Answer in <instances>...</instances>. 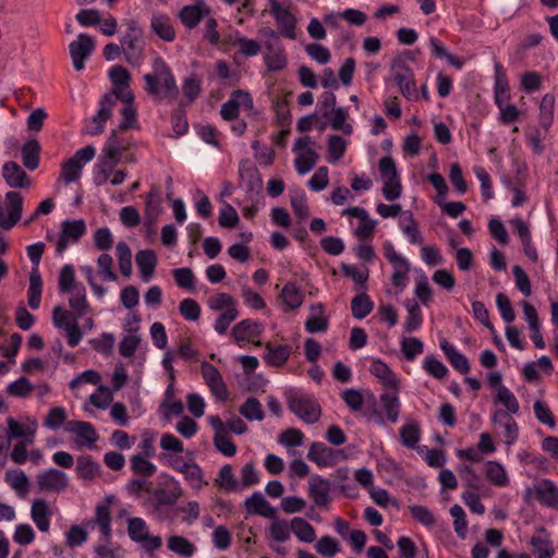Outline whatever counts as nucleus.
Listing matches in <instances>:
<instances>
[{"label":"nucleus","mask_w":558,"mask_h":558,"mask_svg":"<svg viewBox=\"0 0 558 558\" xmlns=\"http://www.w3.org/2000/svg\"><path fill=\"white\" fill-rule=\"evenodd\" d=\"M264 325L254 319H243L232 329V337L240 348L252 343L260 345L259 338L264 332Z\"/></svg>","instance_id":"nucleus-20"},{"label":"nucleus","mask_w":558,"mask_h":558,"mask_svg":"<svg viewBox=\"0 0 558 558\" xmlns=\"http://www.w3.org/2000/svg\"><path fill=\"white\" fill-rule=\"evenodd\" d=\"M428 45L432 50V53L436 58L445 59L447 63L454 68L456 70H461L463 68L464 60L462 58L451 54L437 37L429 36Z\"/></svg>","instance_id":"nucleus-53"},{"label":"nucleus","mask_w":558,"mask_h":558,"mask_svg":"<svg viewBox=\"0 0 558 558\" xmlns=\"http://www.w3.org/2000/svg\"><path fill=\"white\" fill-rule=\"evenodd\" d=\"M493 402L495 405L501 407L499 410H502L508 415H514L520 410L517 397L508 387L499 388V390L494 393Z\"/></svg>","instance_id":"nucleus-47"},{"label":"nucleus","mask_w":558,"mask_h":558,"mask_svg":"<svg viewBox=\"0 0 558 558\" xmlns=\"http://www.w3.org/2000/svg\"><path fill=\"white\" fill-rule=\"evenodd\" d=\"M141 34L142 32L137 24L131 22L128 32L121 38V49L126 61L133 66L141 65L143 60Z\"/></svg>","instance_id":"nucleus-18"},{"label":"nucleus","mask_w":558,"mask_h":558,"mask_svg":"<svg viewBox=\"0 0 558 558\" xmlns=\"http://www.w3.org/2000/svg\"><path fill=\"white\" fill-rule=\"evenodd\" d=\"M440 349L456 371L461 374H468L470 372V364L466 356L462 354L457 347L451 344L448 340L442 339L440 341Z\"/></svg>","instance_id":"nucleus-44"},{"label":"nucleus","mask_w":558,"mask_h":558,"mask_svg":"<svg viewBox=\"0 0 558 558\" xmlns=\"http://www.w3.org/2000/svg\"><path fill=\"white\" fill-rule=\"evenodd\" d=\"M135 262L140 270V277L144 282H149L154 277L157 256L151 250L138 251L135 255Z\"/></svg>","instance_id":"nucleus-40"},{"label":"nucleus","mask_w":558,"mask_h":558,"mask_svg":"<svg viewBox=\"0 0 558 558\" xmlns=\"http://www.w3.org/2000/svg\"><path fill=\"white\" fill-rule=\"evenodd\" d=\"M86 231L84 220H65L56 242V253L61 255L70 245L76 243Z\"/></svg>","instance_id":"nucleus-23"},{"label":"nucleus","mask_w":558,"mask_h":558,"mask_svg":"<svg viewBox=\"0 0 558 558\" xmlns=\"http://www.w3.org/2000/svg\"><path fill=\"white\" fill-rule=\"evenodd\" d=\"M52 517L53 509L47 500L36 498L32 501L31 519L41 533H48L50 531Z\"/></svg>","instance_id":"nucleus-27"},{"label":"nucleus","mask_w":558,"mask_h":558,"mask_svg":"<svg viewBox=\"0 0 558 558\" xmlns=\"http://www.w3.org/2000/svg\"><path fill=\"white\" fill-rule=\"evenodd\" d=\"M378 168L383 181V196L388 202L397 201L402 194V185L395 160L390 156H385L380 158Z\"/></svg>","instance_id":"nucleus-4"},{"label":"nucleus","mask_w":558,"mask_h":558,"mask_svg":"<svg viewBox=\"0 0 558 558\" xmlns=\"http://www.w3.org/2000/svg\"><path fill=\"white\" fill-rule=\"evenodd\" d=\"M348 142L339 135H331L327 141V160L336 165L343 157L347 150Z\"/></svg>","instance_id":"nucleus-62"},{"label":"nucleus","mask_w":558,"mask_h":558,"mask_svg":"<svg viewBox=\"0 0 558 558\" xmlns=\"http://www.w3.org/2000/svg\"><path fill=\"white\" fill-rule=\"evenodd\" d=\"M391 266L393 268L391 283L396 288L397 292L400 293L409 283L410 262L407 259Z\"/></svg>","instance_id":"nucleus-63"},{"label":"nucleus","mask_w":558,"mask_h":558,"mask_svg":"<svg viewBox=\"0 0 558 558\" xmlns=\"http://www.w3.org/2000/svg\"><path fill=\"white\" fill-rule=\"evenodd\" d=\"M27 256L32 262V270L29 272V287L27 291V302L32 310H38L43 293V279L38 269L45 244L37 242L27 246Z\"/></svg>","instance_id":"nucleus-2"},{"label":"nucleus","mask_w":558,"mask_h":558,"mask_svg":"<svg viewBox=\"0 0 558 558\" xmlns=\"http://www.w3.org/2000/svg\"><path fill=\"white\" fill-rule=\"evenodd\" d=\"M221 117L225 120H233L239 113L251 116L254 113V102L252 96L245 90H235L230 99L221 108Z\"/></svg>","instance_id":"nucleus-19"},{"label":"nucleus","mask_w":558,"mask_h":558,"mask_svg":"<svg viewBox=\"0 0 558 558\" xmlns=\"http://www.w3.org/2000/svg\"><path fill=\"white\" fill-rule=\"evenodd\" d=\"M316 146V142L310 136L295 140L292 151L295 155L294 168L300 175L307 174L317 163L319 156Z\"/></svg>","instance_id":"nucleus-7"},{"label":"nucleus","mask_w":558,"mask_h":558,"mask_svg":"<svg viewBox=\"0 0 558 558\" xmlns=\"http://www.w3.org/2000/svg\"><path fill=\"white\" fill-rule=\"evenodd\" d=\"M399 392L400 389H387L380 395L379 402L385 412L386 418L377 411L368 413L367 418L378 426H385L386 420L392 424L397 423L401 412Z\"/></svg>","instance_id":"nucleus-10"},{"label":"nucleus","mask_w":558,"mask_h":558,"mask_svg":"<svg viewBox=\"0 0 558 558\" xmlns=\"http://www.w3.org/2000/svg\"><path fill=\"white\" fill-rule=\"evenodd\" d=\"M331 484L320 475H314L308 481V495L313 502L319 507H327L330 502Z\"/></svg>","instance_id":"nucleus-31"},{"label":"nucleus","mask_w":558,"mask_h":558,"mask_svg":"<svg viewBox=\"0 0 558 558\" xmlns=\"http://www.w3.org/2000/svg\"><path fill=\"white\" fill-rule=\"evenodd\" d=\"M485 477L496 487H507L510 484V476L507 469L497 460H488L485 463Z\"/></svg>","instance_id":"nucleus-39"},{"label":"nucleus","mask_w":558,"mask_h":558,"mask_svg":"<svg viewBox=\"0 0 558 558\" xmlns=\"http://www.w3.org/2000/svg\"><path fill=\"white\" fill-rule=\"evenodd\" d=\"M401 444L409 449H416L421 440V428L416 421L408 420L399 429Z\"/></svg>","instance_id":"nucleus-46"},{"label":"nucleus","mask_w":558,"mask_h":558,"mask_svg":"<svg viewBox=\"0 0 558 558\" xmlns=\"http://www.w3.org/2000/svg\"><path fill=\"white\" fill-rule=\"evenodd\" d=\"M342 399L347 405L354 412L361 411L366 400L375 401L374 395L368 391H360L356 389H345L342 392Z\"/></svg>","instance_id":"nucleus-58"},{"label":"nucleus","mask_w":558,"mask_h":558,"mask_svg":"<svg viewBox=\"0 0 558 558\" xmlns=\"http://www.w3.org/2000/svg\"><path fill=\"white\" fill-rule=\"evenodd\" d=\"M167 546L169 550L183 558L192 557L197 550L196 546L187 538L178 535L170 536Z\"/></svg>","instance_id":"nucleus-59"},{"label":"nucleus","mask_w":558,"mask_h":558,"mask_svg":"<svg viewBox=\"0 0 558 558\" xmlns=\"http://www.w3.org/2000/svg\"><path fill=\"white\" fill-rule=\"evenodd\" d=\"M424 372L436 379H444L448 374L447 366L434 354H428L422 361Z\"/></svg>","instance_id":"nucleus-64"},{"label":"nucleus","mask_w":558,"mask_h":558,"mask_svg":"<svg viewBox=\"0 0 558 558\" xmlns=\"http://www.w3.org/2000/svg\"><path fill=\"white\" fill-rule=\"evenodd\" d=\"M2 172L7 184L11 187L23 189L31 185V181L25 171L16 162H5Z\"/></svg>","instance_id":"nucleus-41"},{"label":"nucleus","mask_w":558,"mask_h":558,"mask_svg":"<svg viewBox=\"0 0 558 558\" xmlns=\"http://www.w3.org/2000/svg\"><path fill=\"white\" fill-rule=\"evenodd\" d=\"M271 520L266 535L267 538L275 543H286L291 538L292 526L291 521H287L277 517V513Z\"/></svg>","instance_id":"nucleus-42"},{"label":"nucleus","mask_w":558,"mask_h":558,"mask_svg":"<svg viewBox=\"0 0 558 558\" xmlns=\"http://www.w3.org/2000/svg\"><path fill=\"white\" fill-rule=\"evenodd\" d=\"M116 104L113 102L112 95H104L100 102L99 109L95 116H93L85 125V132L89 135H98L104 132L106 122L112 117V110Z\"/></svg>","instance_id":"nucleus-25"},{"label":"nucleus","mask_w":558,"mask_h":558,"mask_svg":"<svg viewBox=\"0 0 558 558\" xmlns=\"http://www.w3.org/2000/svg\"><path fill=\"white\" fill-rule=\"evenodd\" d=\"M36 485L39 493L60 494L69 487L70 478L65 472L48 468L36 474Z\"/></svg>","instance_id":"nucleus-14"},{"label":"nucleus","mask_w":558,"mask_h":558,"mask_svg":"<svg viewBox=\"0 0 558 558\" xmlns=\"http://www.w3.org/2000/svg\"><path fill=\"white\" fill-rule=\"evenodd\" d=\"M4 480L19 496L25 497L27 495L29 478L24 471L20 469L8 470Z\"/></svg>","instance_id":"nucleus-55"},{"label":"nucleus","mask_w":558,"mask_h":558,"mask_svg":"<svg viewBox=\"0 0 558 558\" xmlns=\"http://www.w3.org/2000/svg\"><path fill=\"white\" fill-rule=\"evenodd\" d=\"M265 362L271 366H282L289 360L292 347L289 344L272 345L270 343L265 344Z\"/></svg>","instance_id":"nucleus-45"},{"label":"nucleus","mask_w":558,"mask_h":558,"mask_svg":"<svg viewBox=\"0 0 558 558\" xmlns=\"http://www.w3.org/2000/svg\"><path fill=\"white\" fill-rule=\"evenodd\" d=\"M534 493L537 500L549 508L558 507V486L548 478H542L534 484Z\"/></svg>","instance_id":"nucleus-33"},{"label":"nucleus","mask_w":558,"mask_h":558,"mask_svg":"<svg viewBox=\"0 0 558 558\" xmlns=\"http://www.w3.org/2000/svg\"><path fill=\"white\" fill-rule=\"evenodd\" d=\"M94 523L99 527L102 539L110 541L112 535L111 511L107 502L96 506Z\"/></svg>","instance_id":"nucleus-51"},{"label":"nucleus","mask_w":558,"mask_h":558,"mask_svg":"<svg viewBox=\"0 0 558 558\" xmlns=\"http://www.w3.org/2000/svg\"><path fill=\"white\" fill-rule=\"evenodd\" d=\"M404 307L408 312V316L404 320V330L409 333L421 329L423 324V313L420 305L414 301H405Z\"/></svg>","instance_id":"nucleus-57"},{"label":"nucleus","mask_w":558,"mask_h":558,"mask_svg":"<svg viewBox=\"0 0 558 558\" xmlns=\"http://www.w3.org/2000/svg\"><path fill=\"white\" fill-rule=\"evenodd\" d=\"M267 40L264 43L263 60L268 71L280 72L288 65V57L279 40L278 33L272 29L267 32Z\"/></svg>","instance_id":"nucleus-11"},{"label":"nucleus","mask_w":558,"mask_h":558,"mask_svg":"<svg viewBox=\"0 0 558 558\" xmlns=\"http://www.w3.org/2000/svg\"><path fill=\"white\" fill-rule=\"evenodd\" d=\"M109 78L113 85L111 93L107 95L113 96V102L117 100L130 101L134 100V95L130 88V73L121 65H114L108 71Z\"/></svg>","instance_id":"nucleus-21"},{"label":"nucleus","mask_w":558,"mask_h":558,"mask_svg":"<svg viewBox=\"0 0 558 558\" xmlns=\"http://www.w3.org/2000/svg\"><path fill=\"white\" fill-rule=\"evenodd\" d=\"M521 174V178L518 179L517 182L511 181L510 179H502L504 186L512 193L511 206L517 208L522 206L527 202V195L525 192V181H526V168L523 167V170L518 171Z\"/></svg>","instance_id":"nucleus-37"},{"label":"nucleus","mask_w":558,"mask_h":558,"mask_svg":"<svg viewBox=\"0 0 558 558\" xmlns=\"http://www.w3.org/2000/svg\"><path fill=\"white\" fill-rule=\"evenodd\" d=\"M95 44L94 37L82 33L69 45L72 63L76 71L84 69L86 59L95 49Z\"/></svg>","instance_id":"nucleus-24"},{"label":"nucleus","mask_w":558,"mask_h":558,"mask_svg":"<svg viewBox=\"0 0 558 558\" xmlns=\"http://www.w3.org/2000/svg\"><path fill=\"white\" fill-rule=\"evenodd\" d=\"M201 373L211 393L220 400H226L229 393L218 368L204 361L201 363Z\"/></svg>","instance_id":"nucleus-26"},{"label":"nucleus","mask_w":558,"mask_h":558,"mask_svg":"<svg viewBox=\"0 0 558 558\" xmlns=\"http://www.w3.org/2000/svg\"><path fill=\"white\" fill-rule=\"evenodd\" d=\"M169 465L183 475L189 486L196 493L208 484L203 469L192 460H184L181 456L171 457Z\"/></svg>","instance_id":"nucleus-12"},{"label":"nucleus","mask_w":558,"mask_h":558,"mask_svg":"<svg viewBox=\"0 0 558 558\" xmlns=\"http://www.w3.org/2000/svg\"><path fill=\"white\" fill-rule=\"evenodd\" d=\"M303 292L293 281H288L278 295V302L284 313L298 310L303 304Z\"/></svg>","instance_id":"nucleus-29"},{"label":"nucleus","mask_w":558,"mask_h":558,"mask_svg":"<svg viewBox=\"0 0 558 558\" xmlns=\"http://www.w3.org/2000/svg\"><path fill=\"white\" fill-rule=\"evenodd\" d=\"M151 28L159 38L166 41H172L175 38V32L171 24V20L165 14L153 15Z\"/></svg>","instance_id":"nucleus-56"},{"label":"nucleus","mask_w":558,"mask_h":558,"mask_svg":"<svg viewBox=\"0 0 558 558\" xmlns=\"http://www.w3.org/2000/svg\"><path fill=\"white\" fill-rule=\"evenodd\" d=\"M116 162L96 161L92 170V180L96 186L110 184L121 185L126 179V172L117 168Z\"/></svg>","instance_id":"nucleus-16"},{"label":"nucleus","mask_w":558,"mask_h":558,"mask_svg":"<svg viewBox=\"0 0 558 558\" xmlns=\"http://www.w3.org/2000/svg\"><path fill=\"white\" fill-rule=\"evenodd\" d=\"M231 41L238 47L239 53L246 58L255 57L260 51V45L257 40L245 37L239 32L234 34Z\"/></svg>","instance_id":"nucleus-61"},{"label":"nucleus","mask_w":558,"mask_h":558,"mask_svg":"<svg viewBox=\"0 0 558 558\" xmlns=\"http://www.w3.org/2000/svg\"><path fill=\"white\" fill-rule=\"evenodd\" d=\"M122 156V144L118 138L116 131H112L106 141L97 161H110L119 163Z\"/></svg>","instance_id":"nucleus-50"},{"label":"nucleus","mask_w":558,"mask_h":558,"mask_svg":"<svg viewBox=\"0 0 558 558\" xmlns=\"http://www.w3.org/2000/svg\"><path fill=\"white\" fill-rule=\"evenodd\" d=\"M101 473V466L90 456L78 457L76 461V475L84 483L94 482Z\"/></svg>","instance_id":"nucleus-43"},{"label":"nucleus","mask_w":558,"mask_h":558,"mask_svg":"<svg viewBox=\"0 0 558 558\" xmlns=\"http://www.w3.org/2000/svg\"><path fill=\"white\" fill-rule=\"evenodd\" d=\"M391 78L405 99L416 101L420 98L414 71L404 60H393L391 63Z\"/></svg>","instance_id":"nucleus-3"},{"label":"nucleus","mask_w":558,"mask_h":558,"mask_svg":"<svg viewBox=\"0 0 558 558\" xmlns=\"http://www.w3.org/2000/svg\"><path fill=\"white\" fill-rule=\"evenodd\" d=\"M163 487L156 489L154 496L158 504L173 506L181 497L183 489L180 482L172 475L165 474Z\"/></svg>","instance_id":"nucleus-28"},{"label":"nucleus","mask_w":558,"mask_h":558,"mask_svg":"<svg viewBox=\"0 0 558 558\" xmlns=\"http://www.w3.org/2000/svg\"><path fill=\"white\" fill-rule=\"evenodd\" d=\"M96 156V148L87 145L76 150V153L62 162L59 180L65 184H71L77 181L83 172V168L92 161Z\"/></svg>","instance_id":"nucleus-5"},{"label":"nucleus","mask_w":558,"mask_h":558,"mask_svg":"<svg viewBox=\"0 0 558 558\" xmlns=\"http://www.w3.org/2000/svg\"><path fill=\"white\" fill-rule=\"evenodd\" d=\"M269 10L276 21L278 36L281 35L294 40L296 38V17L292 12L291 3L289 1L269 0Z\"/></svg>","instance_id":"nucleus-8"},{"label":"nucleus","mask_w":558,"mask_h":558,"mask_svg":"<svg viewBox=\"0 0 558 558\" xmlns=\"http://www.w3.org/2000/svg\"><path fill=\"white\" fill-rule=\"evenodd\" d=\"M8 428L12 438H29V442H32V438L37 428V422L32 418H25L23 421L9 418Z\"/></svg>","instance_id":"nucleus-48"},{"label":"nucleus","mask_w":558,"mask_h":558,"mask_svg":"<svg viewBox=\"0 0 558 558\" xmlns=\"http://www.w3.org/2000/svg\"><path fill=\"white\" fill-rule=\"evenodd\" d=\"M307 458L319 468H330L339 462L345 461L348 454L343 449H332L327 447L324 442L316 441L310 446Z\"/></svg>","instance_id":"nucleus-17"},{"label":"nucleus","mask_w":558,"mask_h":558,"mask_svg":"<svg viewBox=\"0 0 558 558\" xmlns=\"http://www.w3.org/2000/svg\"><path fill=\"white\" fill-rule=\"evenodd\" d=\"M490 422L495 427L500 428L499 436L505 446L510 448L518 441L520 429L512 415H508L502 410H495Z\"/></svg>","instance_id":"nucleus-22"},{"label":"nucleus","mask_w":558,"mask_h":558,"mask_svg":"<svg viewBox=\"0 0 558 558\" xmlns=\"http://www.w3.org/2000/svg\"><path fill=\"white\" fill-rule=\"evenodd\" d=\"M113 401V391L110 387L100 384L96 390L89 396L88 400L83 404V410L92 413L90 407L99 410L108 409Z\"/></svg>","instance_id":"nucleus-36"},{"label":"nucleus","mask_w":558,"mask_h":558,"mask_svg":"<svg viewBox=\"0 0 558 558\" xmlns=\"http://www.w3.org/2000/svg\"><path fill=\"white\" fill-rule=\"evenodd\" d=\"M247 513L258 514L264 518H274L277 510L272 507L260 492H255L244 500Z\"/></svg>","instance_id":"nucleus-35"},{"label":"nucleus","mask_w":558,"mask_h":558,"mask_svg":"<svg viewBox=\"0 0 558 558\" xmlns=\"http://www.w3.org/2000/svg\"><path fill=\"white\" fill-rule=\"evenodd\" d=\"M63 294L68 295L69 305L76 315L82 316L88 312L89 306L86 299V289L83 283Z\"/></svg>","instance_id":"nucleus-54"},{"label":"nucleus","mask_w":558,"mask_h":558,"mask_svg":"<svg viewBox=\"0 0 558 558\" xmlns=\"http://www.w3.org/2000/svg\"><path fill=\"white\" fill-rule=\"evenodd\" d=\"M292 533L303 543H312L316 538V532L312 524L300 517L291 520Z\"/></svg>","instance_id":"nucleus-60"},{"label":"nucleus","mask_w":558,"mask_h":558,"mask_svg":"<svg viewBox=\"0 0 558 558\" xmlns=\"http://www.w3.org/2000/svg\"><path fill=\"white\" fill-rule=\"evenodd\" d=\"M304 325L305 330L310 333L325 332L328 329L329 318L322 303L310 306V315Z\"/></svg>","instance_id":"nucleus-34"},{"label":"nucleus","mask_w":558,"mask_h":558,"mask_svg":"<svg viewBox=\"0 0 558 558\" xmlns=\"http://www.w3.org/2000/svg\"><path fill=\"white\" fill-rule=\"evenodd\" d=\"M341 214L350 218L352 233L360 241H367L373 238L377 221L371 218L366 209L359 206L348 207Z\"/></svg>","instance_id":"nucleus-9"},{"label":"nucleus","mask_w":558,"mask_h":558,"mask_svg":"<svg viewBox=\"0 0 558 558\" xmlns=\"http://www.w3.org/2000/svg\"><path fill=\"white\" fill-rule=\"evenodd\" d=\"M146 90L156 98L174 97L178 93L175 78L166 62L156 58L153 62V73L144 75Z\"/></svg>","instance_id":"nucleus-1"},{"label":"nucleus","mask_w":558,"mask_h":558,"mask_svg":"<svg viewBox=\"0 0 558 558\" xmlns=\"http://www.w3.org/2000/svg\"><path fill=\"white\" fill-rule=\"evenodd\" d=\"M398 228L412 245H421L424 242L418 223L411 210H404L398 218Z\"/></svg>","instance_id":"nucleus-30"},{"label":"nucleus","mask_w":558,"mask_h":558,"mask_svg":"<svg viewBox=\"0 0 558 558\" xmlns=\"http://www.w3.org/2000/svg\"><path fill=\"white\" fill-rule=\"evenodd\" d=\"M416 278L414 282V295L424 306H428L433 299V289L429 284L428 277L421 268L415 270Z\"/></svg>","instance_id":"nucleus-49"},{"label":"nucleus","mask_w":558,"mask_h":558,"mask_svg":"<svg viewBox=\"0 0 558 558\" xmlns=\"http://www.w3.org/2000/svg\"><path fill=\"white\" fill-rule=\"evenodd\" d=\"M369 373L376 377L384 388L400 389V379L387 363L380 359H373L369 365Z\"/></svg>","instance_id":"nucleus-32"},{"label":"nucleus","mask_w":558,"mask_h":558,"mask_svg":"<svg viewBox=\"0 0 558 558\" xmlns=\"http://www.w3.org/2000/svg\"><path fill=\"white\" fill-rule=\"evenodd\" d=\"M288 405L306 424L316 423L322 414L320 407L315 398L302 391L291 392L288 398Z\"/></svg>","instance_id":"nucleus-6"},{"label":"nucleus","mask_w":558,"mask_h":558,"mask_svg":"<svg viewBox=\"0 0 558 558\" xmlns=\"http://www.w3.org/2000/svg\"><path fill=\"white\" fill-rule=\"evenodd\" d=\"M207 13V7L203 2H198L194 5H186L182 8L179 13V17L185 27L193 28Z\"/></svg>","instance_id":"nucleus-52"},{"label":"nucleus","mask_w":558,"mask_h":558,"mask_svg":"<svg viewBox=\"0 0 558 558\" xmlns=\"http://www.w3.org/2000/svg\"><path fill=\"white\" fill-rule=\"evenodd\" d=\"M494 101L496 104H502L510 99V88L507 78L506 71L499 62H495L494 65Z\"/></svg>","instance_id":"nucleus-38"},{"label":"nucleus","mask_w":558,"mask_h":558,"mask_svg":"<svg viewBox=\"0 0 558 558\" xmlns=\"http://www.w3.org/2000/svg\"><path fill=\"white\" fill-rule=\"evenodd\" d=\"M65 432L72 435V442L75 449H92L99 439L95 427L84 421H70L65 425Z\"/></svg>","instance_id":"nucleus-15"},{"label":"nucleus","mask_w":558,"mask_h":558,"mask_svg":"<svg viewBox=\"0 0 558 558\" xmlns=\"http://www.w3.org/2000/svg\"><path fill=\"white\" fill-rule=\"evenodd\" d=\"M128 534L133 542L148 553L158 550L162 545L161 537L150 535L146 521L138 517L128 519Z\"/></svg>","instance_id":"nucleus-13"}]
</instances>
